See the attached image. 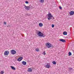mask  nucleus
<instances>
[{
	"mask_svg": "<svg viewBox=\"0 0 74 74\" xmlns=\"http://www.w3.org/2000/svg\"><path fill=\"white\" fill-rule=\"evenodd\" d=\"M48 17H49V18H48V20L50 21L51 19H53L54 18L51 14L49 13L48 14Z\"/></svg>",
	"mask_w": 74,
	"mask_h": 74,
	"instance_id": "1",
	"label": "nucleus"
},
{
	"mask_svg": "<svg viewBox=\"0 0 74 74\" xmlns=\"http://www.w3.org/2000/svg\"><path fill=\"white\" fill-rule=\"evenodd\" d=\"M37 35L38 36H40V37H45V36H44V34L40 31H38V32Z\"/></svg>",
	"mask_w": 74,
	"mask_h": 74,
	"instance_id": "2",
	"label": "nucleus"
},
{
	"mask_svg": "<svg viewBox=\"0 0 74 74\" xmlns=\"http://www.w3.org/2000/svg\"><path fill=\"white\" fill-rule=\"evenodd\" d=\"M10 52L11 54H12V55H15V54H16V51H15L14 50H12Z\"/></svg>",
	"mask_w": 74,
	"mask_h": 74,
	"instance_id": "3",
	"label": "nucleus"
},
{
	"mask_svg": "<svg viewBox=\"0 0 74 74\" xmlns=\"http://www.w3.org/2000/svg\"><path fill=\"white\" fill-rule=\"evenodd\" d=\"M46 46L47 47L49 48H51V47H52V45L51 44L49 43H47L46 44Z\"/></svg>",
	"mask_w": 74,
	"mask_h": 74,
	"instance_id": "4",
	"label": "nucleus"
},
{
	"mask_svg": "<svg viewBox=\"0 0 74 74\" xmlns=\"http://www.w3.org/2000/svg\"><path fill=\"white\" fill-rule=\"evenodd\" d=\"M44 66L45 68H47V69H49L50 68V65L49 64L45 65Z\"/></svg>",
	"mask_w": 74,
	"mask_h": 74,
	"instance_id": "5",
	"label": "nucleus"
},
{
	"mask_svg": "<svg viewBox=\"0 0 74 74\" xmlns=\"http://www.w3.org/2000/svg\"><path fill=\"white\" fill-rule=\"evenodd\" d=\"M25 9L27 10H29L30 9V7L29 6H26V5H25V7H24Z\"/></svg>",
	"mask_w": 74,
	"mask_h": 74,
	"instance_id": "6",
	"label": "nucleus"
},
{
	"mask_svg": "<svg viewBox=\"0 0 74 74\" xmlns=\"http://www.w3.org/2000/svg\"><path fill=\"white\" fill-rule=\"evenodd\" d=\"M9 54V51H5L4 53V55L5 56H7V55H8Z\"/></svg>",
	"mask_w": 74,
	"mask_h": 74,
	"instance_id": "7",
	"label": "nucleus"
},
{
	"mask_svg": "<svg viewBox=\"0 0 74 74\" xmlns=\"http://www.w3.org/2000/svg\"><path fill=\"white\" fill-rule=\"evenodd\" d=\"M22 59H23V57H21L18 59L17 60L18 62H20L22 60Z\"/></svg>",
	"mask_w": 74,
	"mask_h": 74,
	"instance_id": "8",
	"label": "nucleus"
},
{
	"mask_svg": "<svg viewBox=\"0 0 74 74\" xmlns=\"http://www.w3.org/2000/svg\"><path fill=\"white\" fill-rule=\"evenodd\" d=\"M69 14L70 15H74V11H71L70 12Z\"/></svg>",
	"mask_w": 74,
	"mask_h": 74,
	"instance_id": "9",
	"label": "nucleus"
},
{
	"mask_svg": "<svg viewBox=\"0 0 74 74\" xmlns=\"http://www.w3.org/2000/svg\"><path fill=\"white\" fill-rule=\"evenodd\" d=\"M32 69L31 68H28V70H27L28 72H32Z\"/></svg>",
	"mask_w": 74,
	"mask_h": 74,
	"instance_id": "10",
	"label": "nucleus"
},
{
	"mask_svg": "<svg viewBox=\"0 0 74 74\" xmlns=\"http://www.w3.org/2000/svg\"><path fill=\"white\" fill-rule=\"evenodd\" d=\"M59 41H62V42H66V40H65L64 39H60Z\"/></svg>",
	"mask_w": 74,
	"mask_h": 74,
	"instance_id": "11",
	"label": "nucleus"
},
{
	"mask_svg": "<svg viewBox=\"0 0 74 74\" xmlns=\"http://www.w3.org/2000/svg\"><path fill=\"white\" fill-rule=\"evenodd\" d=\"M22 63L23 65H26V62L25 61H23L22 62Z\"/></svg>",
	"mask_w": 74,
	"mask_h": 74,
	"instance_id": "12",
	"label": "nucleus"
},
{
	"mask_svg": "<svg viewBox=\"0 0 74 74\" xmlns=\"http://www.w3.org/2000/svg\"><path fill=\"white\" fill-rule=\"evenodd\" d=\"M39 26H40V27H42V26H43V24H42V23H40L39 24Z\"/></svg>",
	"mask_w": 74,
	"mask_h": 74,
	"instance_id": "13",
	"label": "nucleus"
},
{
	"mask_svg": "<svg viewBox=\"0 0 74 74\" xmlns=\"http://www.w3.org/2000/svg\"><path fill=\"white\" fill-rule=\"evenodd\" d=\"M64 35H67V33L66 32H64L63 33Z\"/></svg>",
	"mask_w": 74,
	"mask_h": 74,
	"instance_id": "14",
	"label": "nucleus"
},
{
	"mask_svg": "<svg viewBox=\"0 0 74 74\" xmlns=\"http://www.w3.org/2000/svg\"><path fill=\"white\" fill-rule=\"evenodd\" d=\"M68 69L69 70V71H71V70H72L73 69V68H68Z\"/></svg>",
	"mask_w": 74,
	"mask_h": 74,
	"instance_id": "15",
	"label": "nucleus"
},
{
	"mask_svg": "<svg viewBox=\"0 0 74 74\" xmlns=\"http://www.w3.org/2000/svg\"><path fill=\"white\" fill-rule=\"evenodd\" d=\"M10 67L12 69V70H15V68L14 66H11Z\"/></svg>",
	"mask_w": 74,
	"mask_h": 74,
	"instance_id": "16",
	"label": "nucleus"
},
{
	"mask_svg": "<svg viewBox=\"0 0 74 74\" xmlns=\"http://www.w3.org/2000/svg\"><path fill=\"white\" fill-rule=\"evenodd\" d=\"M39 2H40V3H44V0H40Z\"/></svg>",
	"mask_w": 74,
	"mask_h": 74,
	"instance_id": "17",
	"label": "nucleus"
},
{
	"mask_svg": "<svg viewBox=\"0 0 74 74\" xmlns=\"http://www.w3.org/2000/svg\"><path fill=\"white\" fill-rule=\"evenodd\" d=\"M35 51H36V52H38V51H40V49H39L36 48L35 49Z\"/></svg>",
	"mask_w": 74,
	"mask_h": 74,
	"instance_id": "18",
	"label": "nucleus"
},
{
	"mask_svg": "<svg viewBox=\"0 0 74 74\" xmlns=\"http://www.w3.org/2000/svg\"><path fill=\"white\" fill-rule=\"evenodd\" d=\"M52 63H53V64H56V62L55 61H53L52 62Z\"/></svg>",
	"mask_w": 74,
	"mask_h": 74,
	"instance_id": "19",
	"label": "nucleus"
},
{
	"mask_svg": "<svg viewBox=\"0 0 74 74\" xmlns=\"http://www.w3.org/2000/svg\"><path fill=\"white\" fill-rule=\"evenodd\" d=\"M69 56H71V52H69Z\"/></svg>",
	"mask_w": 74,
	"mask_h": 74,
	"instance_id": "20",
	"label": "nucleus"
},
{
	"mask_svg": "<svg viewBox=\"0 0 74 74\" xmlns=\"http://www.w3.org/2000/svg\"><path fill=\"white\" fill-rule=\"evenodd\" d=\"M1 74H3L4 73V72L3 71H1Z\"/></svg>",
	"mask_w": 74,
	"mask_h": 74,
	"instance_id": "21",
	"label": "nucleus"
},
{
	"mask_svg": "<svg viewBox=\"0 0 74 74\" xmlns=\"http://www.w3.org/2000/svg\"><path fill=\"white\" fill-rule=\"evenodd\" d=\"M42 54H43V55H45V51H44V52H43Z\"/></svg>",
	"mask_w": 74,
	"mask_h": 74,
	"instance_id": "22",
	"label": "nucleus"
},
{
	"mask_svg": "<svg viewBox=\"0 0 74 74\" xmlns=\"http://www.w3.org/2000/svg\"><path fill=\"white\" fill-rule=\"evenodd\" d=\"M51 26H52V27H53V28L54 27V25L53 24H52Z\"/></svg>",
	"mask_w": 74,
	"mask_h": 74,
	"instance_id": "23",
	"label": "nucleus"
},
{
	"mask_svg": "<svg viewBox=\"0 0 74 74\" xmlns=\"http://www.w3.org/2000/svg\"><path fill=\"white\" fill-rule=\"evenodd\" d=\"M25 3L26 4H28V3H29V2H28L27 1H25Z\"/></svg>",
	"mask_w": 74,
	"mask_h": 74,
	"instance_id": "24",
	"label": "nucleus"
},
{
	"mask_svg": "<svg viewBox=\"0 0 74 74\" xmlns=\"http://www.w3.org/2000/svg\"><path fill=\"white\" fill-rule=\"evenodd\" d=\"M60 10H62V7H61V6H60Z\"/></svg>",
	"mask_w": 74,
	"mask_h": 74,
	"instance_id": "25",
	"label": "nucleus"
},
{
	"mask_svg": "<svg viewBox=\"0 0 74 74\" xmlns=\"http://www.w3.org/2000/svg\"><path fill=\"white\" fill-rule=\"evenodd\" d=\"M4 25H6L7 24V23L5 22H4Z\"/></svg>",
	"mask_w": 74,
	"mask_h": 74,
	"instance_id": "26",
	"label": "nucleus"
}]
</instances>
